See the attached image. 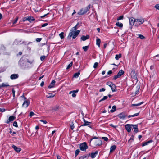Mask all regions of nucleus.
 <instances>
[{"label": "nucleus", "instance_id": "obj_1", "mask_svg": "<svg viewBox=\"0 0 159 159\" xmlns=\"http://www.w3.org/2000/svg\"><path fill=\"white\" fill-rule=\"evenodd\" d=\"M79 23H77L75 26L73 27L71 29L70 32L69 33L67 37L68 39H70L72 36V38L74 39L79 34L80 31V30H76L78 28L77 27Z\"/></svg>", "mask_w": 159, "mask_h": 159}, {"label": "nucleus", "instance_id": "obj_2", "mask_svg": "<svg viewBox=\"0 0 159 159\" xmlns=\"http://www.w3.org/2000/svg\"><path fill=\"white\" fill-rule=\"evenodd\" d=\"M102 144V141L99 139H98L96 140L92 141V139H91L90 141V145L92 147L94 146H99Z\"/></svg>", "mask_w": 159, "mask_h": 159}, {"label": "nucleus", "instance_id": "obj_3", "mask_svg": "<svg viewBox=\"0 0 159 159\" xmlns=\"http://www.w3.org/2000/svg\"><path fill=\"white\" fill-rule=\"evenodd\" d=\"M80 149L82 151H85L88 148V146L86 142H84L80 145Z\"/></svg>", "mask_w": 159, "mask_h": 159}, {"label": "nucleus", "instance_id": "obj_4", "mask_svg": "<svg viewBox=\"0 0 159 159\" xmlns=\"http://www.w3.org/2000/svg\"><path fill=\"white\" fill-rule=\"evenodd\" d=\"M107 84L111 87L112 92H115L116 91V85L114 84H113L111 82H109L107 83Z\"/></svg>", "mask_w": 159, "mask_h": 159}, {"label": "nucleus", "instance_id": "obj_5", "mask_svg": "<svg viewBox=\"0 0 159 159\" xmlns=\"http://www.w3.org/2000/svg\"><path fill=\"white\" fill-rule=\"evenodd\" d=\"M124 72L123 70H120L117 74L114 76L113 79L114 80H115L117 78L120 77L124 74Z\"/></svg>", "mask_w": 159, "mask_h": 159}, {"label": "nucleus", "instance_id": "obj_6", "mask_svg": "<svg viewBox=\"0 0 159 159\" xmlns=\"http://www.w3.org/2000/svg\"><path fill=\"white\" fill-rule=\"evenodd\" d=\"M136 22L135 25L137 26H139L142 24L144 22V20L143 19H136Z\"/></svg>", "mask_w": 159, "mask_h": 159}, {"label": "nucleus", "instance_id": "obj_7", "mask_svg": "<svg viewBox=\"0 0 159 159\" xmlns=\"http://www.w3.org/2000/svg\"><path fill=\"white\" fill-rule=\"evenodd\" d=\"M88 10L89 8L88 7H87L86 9H82L77 13L80 15H83L87 13Z\"/></svg>", "mask_w": 159, "mask_h": 159}, {"label": "nucleus", "instance_id": "obj_8", "mask_svg": "<svg viewBox=\"0 0 159 159\" xmlns=\"http://www.w3.org/2000/svg\"><path fill=\"white\" fill-rule=\"evenodd\" d=\"M117 116L121 119H124L127 116V115L124 112H122L117 115Z\"/></svg>", "mask_w": 159, "mask_h": 159}, {"label": "nucleus", "instance_id": "obj_9", "mask_svg": "<svg viewBox=\"0 0 159 159\" xmlns=\"http://www.w3.org/2000/svg\"><path fill=\"white\" fill-rule=\"evenodd\" d=\"M132 127H134V125L132 124H128L125 125V129L128 132H130Z\"/></svg>", "mask_w": 159, "mask_h": 159}, {"label": "nucleus", "instance_id": "obj_10", "mask_svg": "<svg viewBox=\"0 0 159 159\" xmlns=\"http://www.w3.org/2000/svg\"><path fill=\"white\" fill-rule=\"evenodd\" d=\"M15 118L16 117L15 116H10L9 117L8 119L5 122V123L7 124H9L12 121L15 120Z\"/></svg>", "mask_w": 159, "mask_h": 159}, {"label": "nucleus", "instance_id": "obj_11", "mask_svg": "<svg viewBox=\"0 0 159 159\" xmlns=\"http://www.w3.org/2000/svg\"><path fill=\"white\" fill-rule=\"evenodd\" d=\"M30 103L29 100L27 99L25 100L24 102L22 104V107L25 108L27 107Z\"/></svg>", "mask_w": 159, "mask_h": 159}, {"label": "nucleus", "instance_id": "obj_12", "mask_svg": "<svg viewBox=\"0 0 159 159\" xmlns=\"http://www.w3.org/2000/svg\"><path fill=\"white\" fill-rule=\"evenodd\" d=\"M130 24L132 26L134 24L135 25L136 22V19H134L133 18H130L129 19Z\"/></svg>", "mask_w": 159, "mask_h": 159}, {"label": "nucleus", "instance_id": "obj_13", "mask_svg": "<svg viewBox=\"0 0 159 159\" xmlns=\"http://www.w3.org/2000/svg\"><path fill=\"white\" fill-rule=\"evenodd\" d=\"M131 75L132 77L135 79H137V75H136V74L135 73V71L134 70H132L131 73Z\"/></svg>", "mask_w": 159, "mask_h": 159}, {"label": "nucleus", "instance_id": "obj_14", "mask_svg": "<svg viewBox=\"0 0 159 159\" xmlns=\"http://www.w3.org/2000/svg\"><path fill=\"white\" fill-rule=\"evenodd\" d=\"M12 148L17 152H20L21 151V149L20 148L17 147L14 145L12 146Z\"/></svg>", "mask_w": 159, "mask_h": 159}, {"label": "nucleus", "instance_id": "obj_15", "mask_svg": "<svg viewBox=\"0 0 159 159\" xmlns=\"http://www.w3.org/2000/svg\"><path fill=\"white\" fill-rule=\"evenodd\" d=\"M19 77L17 74H13L10 76V78L12 80L15 79Z\"/></svg>", "mask_w": 159, "mask_h": 159}, {"label": "nucleus", "instance_id": "obj_16", "mask_svg": "<svg viewBox=\"0 0 159 159\" xmlns=\"http://www.w3.org/2000/svg\"><path fill=\"white\" fill-rule=\"evenodd\" d=\"M55 84V81L54 80H52L51 83L48 86L49 88H51L54 87V85Z\"/></svg>", "mask_w": 159, "mask_h": 159}, {"label": "nucleus", "instance_id": "obj_17", "mask_svg": "<svg viewBox=\"0 0 159 159\" xmlns=\"http://www.w3.org/2000/svg\"><path fill=\"white\" fill-rule=\"evenodd\" d=\"M98 153V152L97 151H95L94 152L92 153L91 154L90 156L92 158H94Z\"/></svg>", "mask_w": 159, "mask_h": 159}, {"label": "nucleus", "instance_id": "obj_18", "mask_svg": "<svg viewBox=\"0 0 159 159\" xmlns=\"http://www.w3.org/2000/svg\"><path fill=\"white\" fill-rule=\"evenodd\" d=\"M84 123L83 125H82L81 126H88L91 123L90 122H89L87 121H86L84 119Z\"/></svg>", "mask_w": 159, "mask_h": 159}, {"label": "nucleus", "instance_id": "obj_19", "mask_svg": "<svg viewBox=\"0 0 159 159\" xmlns=\"http://www.w3.org/2000/svg\"><path fill=\"white\" fill-rule=\"evenodd\" d=\"M89 35H87L86 36L83 35L81 38V39L83 41H84L89 39Z\"/></svg>", "mask_w": 159, "mask_h": 159}, {"label": "nucleus", "instance_id": "obj_20", "mask_svg": "<svg viewBox=\"0 0 159 159\" xmlns=\"http://www.w3.org/2000/svg\"><path fill=\"white\" fill-rule=\"evenodd\" d=\"M116 148V146L115 145H113L110 147V153L112 152L113 151H114Z\"/></svg>", "mask_w": 159, "mask_h": 159}, {"label": "nucleus", "instance_id": "obj_21", "mask_svg": "<svg viewBox=\"0 0 159 159\" xmlns=\"http://www.w3.org/2000/svg\"><path fill=\"white\" fill-rule=\"evenodd\" d=\"M116 25L117 26L121 28L123 27V24L122 23H120L119 22H117L116 24Z\"/></svg>", "mask_w": 159, "mask_h": 159}, {"label": "nucleus", "instance_id": "obj_22", "mask_svg": "<svg viewBox=\"0 0 159 159\" xmlns=\"http://www.w3.org/2000/svg\"><path fill=\"white\" fill-rule=\"evenodd\" d=\"M80 74V71H79L78 72L75 73L73 75V77L75 78H77Z\"/></svg>", "mask_w": 159, "mask_h": 159}, {"label": "nucleus", "instance_id": "obj_23", "mask_svg": "<svg viewBox=\"0 0 159 159\" xmlns=\"http://www.w3.org/2000/svg\"><path fill=\"white\" fill-rule=\"evenodd\" d=\"M28 20L30 22H31L32 21L35 20V19L33 17L29 16L27 18Z\"/></svg>", "mask_w": 159, "mask_h": 159}, {"label": "nucleus", "instance_id": "obj_24", "mask_svg": "<svg viewBox=\"0 0 159 159\" xmlns=\"http://www.w3.org/2000/svg\"><path fill=\"white\" fill-rule=\"evenodd\" d=\"M101 43L100 39L99 38H98L96 39V44L99 47L100 46V43Z\"/></svg>", "mask_w": 159, "mask_h": 159}, {"label": "nucleus", "instance_id": "obj_25", "mask_svg": "<svg viewBox=\"0 0 159 159\" xmlns=\"http://www.w3.org/2000/svg\"><path fill=\"white\" fill-rule=\"evenodd\" d=\"M9 86V85L7 83L5 84L3 83L1 85H0V88Z\"/></svg>", "mask_w": 159, "mask_h": 159}, {"label": "nucleus", "instance_id": "obj_26", "mask_svg": "<svg viewBox=\"0 0 159 159\" xmlns=\"http://www.w3.org/2000/svg\"><path fill=\"white\" fill-rule=\"evenodd\" d=\"M121 54H116L115 56V59L118 60V59L120 58H121Z\"/></svg>", "mask_w": 159, "mask_h": 159}, {"label": "nucleus", "instance_id": "obj_27", "mask_svg": "<svg viewBox=\"0 0 159 159\" xmlns=\"http://www.w3.org/2000/svg\"><path fill=\"white\" fill-rule=\"evenodd\" d=\"M116 106H113L112 107V109L110 110V112L111 113H113V112H114L116 110Z\"/></svg>", "mask_w": 159, "mask_h": 159}, {"label": "nucleus", "instance_id": "obj_28", "mask_svg": "<svg viewBox=\"0 0 159 159\" xmlns=\"http://www.w3.org/2000/svg\"><path fill=\"white\" fill-rule=\"evenodd\" d=\"M88 156H89L87 155H84V156L80 157L79 158V159H84V158H86L87 157H88Z\"/></svg>", "mask_w": 159, "mask_h": 159}, {"label": "nucleus", "instance_id": "obj_29", "mask_svg": "<svg viewBox=\"0 0 159 159\" xmlns=\"http://www.w3.org/2000/svg\"><path fill=\"white\" fill-rule=\"evenodd\" d=\"M88 48H89L88 46H84V47H83L82 48L83 49L85 52L86 51L88 50Z\"/></svg>", "mask_w": 159, "mask_h": 159}, {"label": "nucleus", "instance_id": "obj_30", "mask_svg": "<svg viewBox=\"0 0 159 159\" xmlns=\"http://www.w3.org/2000/svg\"><path fill=\"white\" fill-rule=\"evenodd\" d=\"M73 65V62H71V63H70L67 66L66 69H69Z\"/></svg>", "mask_w": 159, "mask_h": 159}, {"label": "nucleus", "instance_id": "obj_31", "mask_svg": "<svg viewBox=\"0 0 159 159\" xmlns=\"http://www.w3.org/2000/svg\"><path fill=\"white\" fill-rule=\"evenodd\" d=\"M64 33L63 32H62L60 33L59 34V36L61 38V39H62L64 38Z\"/></svg>", "mask_w": 159, "mask_h": 159}, {"label": "nucleus", "instance_id": "obj_32", "mask_svg": "<svg viewBox=\"0 0 159 159\" xmlns=\"http://www.w3.org/2000/svg\"><path fill=\"white\" fill-rule=\"evenodd\" d=\"M134 126H135V127H134L133 128L134 129V131L137 133L138 132V129L137 128V126L135 125H134Z\"/></svg>", "mask_w": 159, "mask_h": 159}, {"label": "nucleus", "instance_id": "obj_33", "mask_svg": "<svg viewBox=\"0 0 159 159\" xmlns=\"http://www.w3.org/2000/svg\"><path fill=\"white\" fill-rule=\"evenodd\" d=\"M143 103V102H141L139 103H138V104H132L133 106H139L142 104Z\"/></svg>", "mask_w": 159, "mask_h": 159}, {"label": "nucleus", "instance_id": "obj_34", "mask_svg": "<svg viewBox=\"0 0 159 159\" xmlns=\"http://www.w3.org/2000/svg\"><path fill=\"white\" fill-rule=\"evenodd\" d=\"M108 98V97L107 96H104V97H103V98L100 101V102H101V101H103L104 100H106V99H107Z\"/></svg>", "mask_w": 159, "mask_h": 159}, {"label": "nucleus", "instance_id": "obj_35", "mask_svg": "<svg viewBox=\"0 0 159 159\" xmlns=\"http://www.w3.org/2000/svg\"><path fill=\"white\" fill-rule=\"evenodd\" d=\"M139 37L142 39H145V37L143 35L141 34H139Z\"/></svg>", "mask_w": 159, "mask_h": 159}, {"label": "nucleus", "instance_id": "obj_36", "mask_svg": "<svg viewBox=\"0 0 159 159\" xmlns=\"http://www.w3.org/2000/svg\"><path fill=\"white\" fill-rule=\"evenodd\" d=\"M123 17H124V16L123 15L121 16H120L119 17H118L117 18V20H122L123 19Z\"/></svg>", "mask_w": 159, "mask_h": 159}, {"label": "nucleus", "instance_id": "obj_37", "mask_svg": "<svg viewBox=\"0 0 159 159\" xmlns=\"http://www.w3.org/2000/svg\"><path fill=\"white\" fill-rule=\"evenodd\" d=\"M98 63L95 62L94 64V66H93L94 68L95 69L97 68V66H98Z\"/></svg>", "mask_w": 159, "mask_h": 159}, {"label": "nucleus", "instance_id": "obj_38", "mask_svg": "<svg viewBox=\"0 0 159 159\" xmlns=\"http://www.w3.org/2000/svg\"><path fill=\"white\" fill-rule=\"evenodd\" d=\"M80 151L79 149H77L75 151V156H77L79 153Z\"/></svg>", "mask_w": 159, "mask_h": 159}, {"label": "nucleus", "instance_id": "obj_39", "mask_svg": "<svg viewBox=\"0 0 159 159\" xmlns=\"http://www.w3.org/2000/svg\"><path fill=\"white\" fill-rule=\"evenodd\" d=\"M55 94H51L50 95H47L46 97L48 98H51L53 97L54 96H55Z\"/></svg>", "mask_w": 159, "mask_h": 159}, {"label": "nucleus", "instance_id": "obj_40", "mask_svg": "<svg viewBox=\"0 0 159 159\" xmlns=\"http://www.w3.org/2000/svg\"><path fill=\"white\" fill-rule=\"evenodd\" d=\"M59 107L58 106H56L55 107H54L53 108V110L56 111L57 110L59 109Z\"/></svg>", "mask_w": 159, "mask_h": 159}, {"label": "nucleus", "instance_id": "obj_41", "mask_svg": "<svg viewBox=\"0 0 159 159\" xmlns=\"http://www.w3.org/2000/svg\"><path fill=\"white\" fill-rule=\"evenodd\" d=\"M13 126L16 127H17V123L16 121H14L13 123Z\"/></svg>", "mask_w": 159, "mask_h": 159}, {"label": "nucleus", "instance_id": "obj_42", "mask_svg": "<svg viewBox=\"0 0 159 159\" xmlns=\"http://www.w3.org/2000/svg\"><path fill=\"white\" fill-rule=\"evenodd\" d=\"M45 58V56H42L40 57V59L41 61H42L44 60Z\"/></svg>", "mask_w": 159, "mask_h": 159}, {"label": "nucleus", "instance_id": "obj_43", "mask_svg": "<svg viewBox=\"0 0 159 159\" xmlns=\"http://www.w3.org/2000/svg\"><path fill=\"white\" fill-rule=\"evenodd\" d=\"M154 7L156 9L159 10V4L156 5L154 6Z\"/></svg>", "mask_w": 159, "mask_h": 159}, {"label": "nucleus", "instance_id": "obj_44", "mask_svg": "<svg viewBox=\"0 0 159 159\" xmlns=\"http://www.w3.org/2000/svg\"><path fill=\"white\" fill-rule=\"evenodd\" d=\"M34 114V113L32 111H31L29 114V116L31 117Z\"/></svg>", "mask_w": 159, "mask_h": 159}, {"label": "nucleus", "instance_id": "obj_45", "mask_svg": "<svg viewBox=\"0 0 159 159\" xmlns=\"http://www.w3.org/2000/svg\"><path fill=\"white\" fill-rule=\"evenodd\" d=\"M102 139H103L105 141H107L108 140V138L107 137H102Z\"/></svg>", "mask_w": 159, "mask_h": 159}, {"label": "nucleus", "instance_id": "obj_46", "mask_svg": "<svg viewBox=\"0 0 159 159\" xmlns=\"http://www.w3.org/2000/svg\"><path fill=\"white\" fill-rule=\"evenodd\" d=\"M18 17H16L15 20L13 22V24H15L17 22V21L18 20Z\"/></svg>", "mask_w": 159, "mask_h": 159}, {"label": "nucleus", "instance_id": "obj_47", "mask_svg": "<svg viewBox=\"0 0 159 159\" xmlns=\"http://www.w3.org/2000/svg\"><path fill=\"white\" fill-rule=\"evenodd\" d=\"M149 143V142L147 141V142H146L142 144V146H146V145H148Z\"/></svg>", "mask_w": 159, "mask_h": 159}, {"label": "nucleus", "instance_id": "obj_48", "mask_svg": "<svg viewBox=\"0 0 159 159\" xmlns=\"http://www.w3.org/2000/svg\"><path fill=\"white\" fill-rule=\"evenodd\" d=\"M139 113H138L134 114V115H131V117H134L135 116H138L139 115Z\"/></svg>", "mask_w": 159, "mask_h": 159}, {"label": "nucleus", "instance_id": "obj_49", "mask_svg": "<svg viewBox=\"0 0 159 159\" xmlns=\"http://www.w3.org/2000/svg\"><path fill=\"white\" fill-rule=\"evenodd\" d=\"M139 113H138L134 114V115H131V117H134L135 116H138L139 115Z\"/></svg>", "mask_w": 159, "mask_h": 159}, {"label": "nucleus", "instance_id": "obj_50", "mask_svg": "<svg viewBox=\"0 0 159 159\" xmlns=\"http://www.w3.org/2000/svg\"><path fill=\"white\" fill-rule=\"evenodd\" d=\"M42 39L41 38H37L36 39V40L37 42H39Z\"/></svg>", "mask_w": 159, "mask_h": 159}, {"label": "nucleus", "instance_id": "obj_51", "mask_svg": "<svg viewBox=\"0 0 159 159\" xmlns=\"http://www.w3.org/2000/svg\"><path fill=\"white\" fill-rule=\"evenodd\" d=\"M15 91L14 90V89H12V93H13V97H15Z\"/></svg>", "mask_w": 159, "mask_h": 159}, {"label": "nucleus", "instance_id": "obj_52", "mask_svg": "<svg viewBox=\"0 0 159 159\" xmlns=\"http://www.w3.org/2000/svg\"><path fill=\"white\" fill-rule=\"evenodd\" d=\"M5 109L4 108H0V112H3L5 111Z\"/></svg>", "mask_w": 159, "mask_h": 159}, {"label": "nucleus", "instance_id": "obj_53", "mask_svg": "<svg viewBox=\"0 0 159 159\" xmlns=\"http://www.w3.org/2000/svg\"><path fill=\"white\" fill-rule=\"evenodd\" d=\"M40 121L43 122V123L45 124H46L47 123V122L44 120H40Z\"/></svg>", "mask_w": 159, "mask_h": 159}, {"label": "nucleus", "instance_id": "obj_54", "mask_svg": "<svg viewBox=\"0 0 159 159\" xmlns=\"http://www.w3.org/2000/svg\"><path fill=\"white\" fill-rule=\"evenodd\" d=\"M105 90V89H104V88H102V89H100L99 91L100 92H101L104 91Z\"/></svg>", "mask_w": 159, "mask_h": 159}, {"label": "nucleus", "instance_id": "obj_55", "mask_svg": "<svg viewBox=\"0 0 159 159\" xmlns=\"http://www.w3.org/2000/svg\"><path fill=\"white\" fill-rule=\"evenodd\" d=\"M110 125L111 126V127H113V128H116V127H117V126H115V125H113V124H110Z\"/></svg>", "mask_w": 159, "mask_h": 159}, {"label": "nucleus", "instance_id": "obj_56", "mask_svg": "<svg viewBox=\"0 0 159 159\" xmlns=\"http://www.w3.org/2000/svg\"><path fill=\"white\" fill-rule=\"evenodd\" d=\"M139 88H138L137 90L135 92V94H138V93L139 92Z\"/></svg>", "mask_w": 159, "mask_h": 159}, {"label": "nucleus", "instance_id": "obj_57", "mask_svg": "<svg viewBox=\"0 0 159 159\" xmlns=\"http://www.w3.org/2000/svg\"><path fill=\"white\" fill-rule=\"evenodd\" d=\"M48 25V24L47 23H45V24H43L42 25V27H45L46 26H47Z\"/></svg>", "mask_w": 159, "mask_h": 159}, {"label": "nucleus", "instance_id": "obj_58", "mask_svg": "<svg viewBox=\"0 0 159 159\" xmlns=\"http://www.w3.org/2000/svg\"><path fill=\"white\" fill-rule=\"evenodd\" d=\"M44 82L43 81H42L40 84V86L41 87H43L44 85Z\"/></svg>", "mask_w": 159, "mask_h": 159}, {"label": "nucleus", "instance_id": "obj_59", "mask_svg": "<svg viewBox=\"0 0 159 159\" xmlns=\"http://www.w3.org/2000/svg\"><path fill=\"white\" fill-rule=\"evenodd\" d=\"M112 72L111 70H109L107 72L108 75H110L112 73Z\"/></svg>", "mask_w": 159, "mask_h": 159}, {"label": "nucleus", "instance_id": "obj_60", "mask_svg": "<svg viewBox=\"0 0 159 159\" xmlns=\"http://www.w3.org/2000/svg\"><path fill=\"white\" fill-rule=\"evenodd\" d=\"M72 96L73 97H75L76 96V95L75 93H73L72 94Z\"/></svg>", "mask_w": 159, "mask_h": 159}, {"label": "nucleus", "instance_id": "obj_61", "mask_svg": "<svg viewBox=\"0 0 159 159\" xmlns=\"http://www.w3.org/2000/svg\"><path fill=\"white\" fill-rule=\"evenodd\" d=\"M74 125H72L71 126V129L72 130H73V129L74 128Z\"/></svg>", "mask_w": 159, "mask_h": 159}, {"label": "nucleus", "instance_id": "obj_62", "mask_svg": "<svg viewBox=\"0 0 159 159\" xmlns=\"http://www.w3.org/2000/svg\"><path fill=\"white\" fill-rule=\"evenodd\" d=\"M48 14H48H45V15H43V16H41V18H43V17H45V16H46Z\"/></svg>", "mask_w": 159, "mask_h": 159}, {"label": "nucleus", "instance_id": "obj_63", "mask_svg": "<svg viewBox=\"0 0 159 159\" xmlns=\"http://www.w3.org/2000/svg\"><path fill=\"white\" fill-rule=\"evenodd\" d=\"M98 138L96 137H94L93 138H92L91 139H92V141L94 140L93 139H98Z\"/></svg>", "mask_w": 159, "mask_h": 159}, {"label": "nucleus", "instance_id": "obj_64", "mask_svg": "<svg viewBox=\"0 0 159 159\" xmlns=\"http://www.w3.org/2000/svg\"><path fill=\"white\" fill-rule=\"evenodd\" d=\"M78 90L77 89L75 90H73V91L74 93H77L78 92Z\"/></svg>", "mask_w": 159, "mask_h": 159}]
</instances>
